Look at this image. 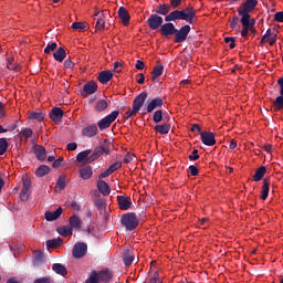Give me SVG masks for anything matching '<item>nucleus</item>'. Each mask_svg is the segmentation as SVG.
<instances>
[{
  "label": "nucleus",
  "mask_w": 283,
  "mask_h": 283,
  "mask_svg": "<svg viewBox=\"0 0 283 283\" xmlns=\"http://www.w3.org/2000/svg\"><path fill=\"white\" fill-rule=\"evenodd\" d=\"M112 147H113V145L111 144V142L105 140V142H103V145L94 148V150L86 149V150L78 153V155L75 156V161L92 164L96 159H98V157H101L103 155L111 156Z\"/></svg>",
  "instance_id": "f257e3e1"
},
{
  "label": "nucleus",
  "mask_w": 283,
  "mask_h": 283,
  "mask_svg": "<svg viewBox=\"0 0 283 283\" xmlns=\"http://www.w3.org/2000/svg\"><path fill=\"white\" fill-rule=\"evenodd\" d=\"M166 22H178L185 21L188 24H193L196 22V9L193 7H186L181 10H172L170 13L164 15Z\"/></svg>",
  "instance_id": "f03ea898"
},
{
  "label": "nucleus",
  "mask_w": 283,
  "mask_h": 283,
  "mask_svg": "<svg viewBox=\"0 0 283 283\" xmlns=\"http://www.w3.org/2000/svg\"><path fill=\"white\" fill-rule=\"evenodd\" d=\"M145 101H147V93L143 92L138 94V96H135L133 98V108L125 114V119H129L133 116H136L139 112L140 108L145 105Z\"/></svg>",
  "instance_id": "7ed1b4c3"
},
{
  "label": "nucleus",
  "mask_w": 283,
  "mask_h": 283,
  "mask_svg": "<svg viewBox=\"0 0 283 283\" xmlns=\"http://www.w3.org/2000/svg\"><path fill=\"white\" fill-rule=\"evenodd\" d=\"M158 32H160V36L164 38H170L172 36L174 33L177 32H186L188 30H190V25L185 24L184 27L177 29L175 28V24L172 22H166V24H164L163 27H158Z\"/></svg>",
  "instance_id": "20e7f679"
},
{
  "label": "nucleus",
  "mask_w": 283,
  "mask_h": 283,
  "mask_svg": "<svg viewBox=\"0 0 283 283\" xmlns=\"http://www.w3.org/2000/svg\"><path fill=\"white\" fill-rule=\"evenodd\" d=\"M120 223H122V227L126 229V231L130 232L133 230H136V228H138L139 221L136 213L128 212V213L122 214Z\"/></svg>",
  "instance_id": "39448f33"
},
{
  "label": "nucleus",
  "mask_w": 283,
  "mask_h": 283,
  "mask_svg": "<svg viewBox=\"0 0 283 283\" xmlns=\"http://www.w3.org/2000/svg\"><path fill=\"white\" fill-rule=\"evenodd\" d=\"M256 7L258 0H245L237 8V13L239 15H249L250 12L255 11Z\"/></svg>",
  "instance_id": "423d86ee"
},
{
  "label": "nucleus",
  "mask_w": 283,
  "mask_h": 283,
  "mask_svg": "<svg viewBox=\"0 0 283 283\" xmlns=\"http://www.w3.org/2000/svg\"><path fill=\"white\" fill-rule=\"evenodd\" d=\"M119 116V112L118 111H113L111 113V115L103 117L98 120L96 125V127H98V129H101V132L107 129L108 127H111V125L117 119V117Z\"/></svg>",
  "instance_id": "0eeeda50"
},
{
  "label": "nucleus",
  "mask_w": 283,
  "mask_h": 283,
  "mask_svg": "<svg viewBox=\"0 0 283 283\" xmlns=\"http://www.w3.org/2000/svg\"><path fill=\"white\" fill-rule=\"evenodd\" d=\"M87 254V244L83 242L75 243L71 250V255L73 259L80 260Z\"/></svg>",
  "instance_id": "6e6552de"
},
{
  "label": "nucleus",
  "mask_w": 283,
  "mask_h": 283,
  "mask_svg": "<svg viewBox=\"0 0 283 283\" xmlns=\"http://www.w3.org/2000/svg\"><path fill=\"white\" fill-rule=\"evenodd\" d=\"M96 279V281L103 283H109L113 280V273L108 270H103L101 272L93 271L90 279Z\"/></svg>",
  "instance_id": "1a4fd4ad"
},
{
  "label": "nucleus",
  "mask_w": 283,
  "mask_h": 283,
  "mask_svg": "<svg viewBox=\"0 0 283 283\" xmlns=\"http://www.w3.org/2000/svg\"><path fill=\"white\" fill-rule=\"evenodd\" d=\"M165 18H161L158 14H151L149 15V19H147V25L149 27V30L155 31L158 30L159 27H163L165 23Z\"/></svg>",
  "instance_id": "9d476101"
},
{
  "label": "nucleus",
  "mask_w": 283,
  "mask_h": 283,
  "mask_svg": "<svg viewBox=\"0 0 283 283\" xmlns=\"http://www.w3.org/2000/svg\"><path fill=\"white\" fill-rule=\"evenodd\" d=\"M200 140L207 147H212L216 145V136L211 132L200 133Z\"/></svg>",
  "instance_id": "9b49d317"
},
{
  "label": "nucleus",
  "mask_w": 283,
  "mask_h": 283,
  "mask_svg": "<svg viewBox=\"0 0 283 283\" xmlns=\"http://www.w3.org/2000/svg\"><path fill=\"white\" fill-rule=\"evenodd\" d=\"M117 206L122 211H128L130 209V198L126 196H117Z\"/></svg>",
  "instance_id": "f8f14e48"
},
{
  "label": "nucleus",
  "mask_w": 283,
  "mask_h": 283,
  "mask_svg": "<svg viewBox=\"0 0 283 283\" xmlns=\"http://www.w3.org/2000/svg\"><path fill=\"white\" fill-rule=\"evenodd\" d=\"M239 17H241L240 18L241 28H255V19L250 18V13L239 14Z\"/></svg>",
  "instance_id": "ddd939ff"
},
{
  "label": "nucleus",
  "mask_w": 283,
  "mask_h": 283,
  "mask_svg": "<svg viewBox=\"0 0 283 283\" xmlns=\"http://www.w3.org/2000/svg\"><path fill=\"white\" fill-rule=\"evenodd\" d=\"M49 116L51 117V120H53V123L60 124L62 122V117L64 116V112L60 107H53Z\"/></svg>",
  "instance_id": "4468645a"
},
{
  "label": "nucleus",
  "mask_w": 283,
  "mask_h": 283,
  "mask_svg": "<svg viewBox=\"0 0 283 283\" xmlns=\"http://www.w3.org/2000/svg\"><path fill=\"white\" fill-rule=\"evenodd\" d=\"M172 10H177V8L169 7L166 3H160L158 7H156V9H154V13L165 17L166 14L171 13Z\"/></svg>",
  "instance_id": "2eb2a0df"
},
{
  "label": "nucleus",
  "mask_w": 283,
  "mask_h": 283,
  "mask_svg": "<svg viewBox=\"0 0 283 283\" xmlns=\"http://www.w3.org/2000/svg\"><path fill=\"white\" fill-rule=\"evenodd\" d=\"M160 107H163V98L154 97V99H151L149 104H147L146 113L151 114L155 109Z\"/></svg>",
  "instance_id": "dca6fc26"
},
{
  "label": "nucleus",
  "mask_w": 283,
  "mask_h": 283,
  "mask_svg": "<svg viewBox=\"0 0 283 283\" xmlns=\"http://www.w3.org/2000/svg\"><path fill=\"white\" fill-rule=\"evenodd\" d=\"M31 182L29 179H23V188L21 189V201L28 202L30 199Z\"/></svg>",
  "instance_id": "f3484780"
},
{
  "label": "nucleus",
  "mask_w": 283,
  "mask_h": 283,
  "mask_svg": "<svg viewBox=\"0 0 283 283\" xmlns=\"http://www.w3.org/2000/svg\"><path fill=\"white\" fill-rule=\"evenodd\" d=\"M60 216H62V207L57 208L54 211H45V213H43L45 221H49V222H53L57 220Z\"/></svg>",
  "instance_id": "a211bd4d"
},
{
  "label": "nucleus",
  "mask_w": 283,
  "mask_h": 283,
  "mask_svg": "<svg viewBox=\"0 0 283 283\" xmlns=\"http://www.w3.org/2000/svg\"><path fill=\"white\" fill-rule=\"evenodd\" d=\"M98 130H101V129L95 124H92V125L83 128L81 134L83 135V137L92 138V137L96 136Z\"/></svg>",
  "instance_id": "6ab92c4d"
},
{
  "label": "nucleus",
  "mask_w": 283,
  "mask_h": 283,
  "mask_svg": "<svg viewBox=\"0 0 283 283\" xmlns=\"http://www.w3.org/2000/svg\"><path fill=\"white\" fill-rule=\"evenodd\" d=\"M97 80H98V83H101V85H105L113 80V72L101 71V73H98Z\"/></svg>",
  "instance_id": "aec40b11"
},
{
  "label": "nucleus",
  "mask_w": 283,
  "mask_h": 283,
  "mask_svg": "<svg viewBox=\"0 0 283 283\" xmlns=\"http://www.w3.org/2000/svg\"><path fill=\"white\" fill-rule=\"evenodd\" d=\"M96 189H98V192H101L103 197L111 195V186H108L104 180H98L96 182Z\"/></svg>",
  "instance_id": "412c9836"
},
{
  "label": "nucleus",
  "mask_w": 283,
  "mask_h": 283,
  "mask_svg": "<svg viewBox=\"0 0 283 283\" xmlns=\"http://www.w3.org/2000/svg\"><path fill=\"white\" fill-rule=\"evenodd\" d=\"M32 150L34 153V156L36 157V160L43 161L45 160V148L41 145H34L32 147Z\"/></svg>",
  "instance_id": "4be33fe9"
},
{
  "label": "nucleus",
  "mask_w": 283,
  "mask_h": 283,
  "mask_svg": "<svg viewBox=\"0 0 283 283\" xmlns=\"http://www.w3.org/2000/svg\"><path fill=\"white\" fill-rule=\"evenodd\" d=\"M96 90H97V85H96V82L94 81H90L85 83V85H83V93H85L86 95L95 94Z\"/></svg>",
  "instance_id": "5701e85b"
},
{
  "label": "nucleus",
  "mask_w": 283,
  "mask_h": 283,
  "mask_svg": "<svg viewBox=\"0 0 283 283\" xmlns=\"http://www.w3.org/2000/svg\"><path fill=\"white\" fill-rule=\"evenodd\" d=\"M188 33H190V30L178 31V32L172 33V36H175V43L186 42V39L188 38Z\"/></svg>",
  "instance_id": "b1692460"
},
{
  "label": "nucleus",
  "mask_w": 283,
  "mask_h": 283,
  "mask_svg": "<svg viewBox=\"0 0 283 283\" xmlns=\"http://www.w3.org/2000/svg\"><path fill=\"white\" fill-rule=\"evenodd\" d=\"M117 14H118L119 19L122 20V24L124 27H127L128 20H129L128 11H126V9L124 7H119Z\"/></svg>",
  "instance_id": "393cba45"
},
{
  "label": "nucleus",
  "mask_w": 283,
  "mask_h": 283,
  "mask_svg": "<svg viewBox=\"0 0 283 283\" xmlns=\"http://www.w3.org/2000/svg\"><path fill=\"white\" fill-rule=\"evenodd\" d=\"M69 224L71 226L69 228H72V229H75V230H80L82 224H83V222L81 221L80 217L71 216V217H69Z\"/></svg>",
  "instance_id": "a878e982"
},
{
  "label": "nucleus",
  "mask_w": 283,
  "mask_h": 283,
  "mask_svg": "<svg viewBox=\"0 0 283 283\" xmlns=\"http://www.w3.org/2000/svg\"><path fill=\"white\" fill-rule=\"evenodd\" d=\"M160 75H163V64L158 63L151 70V82L156 83Z\"/></svg>",
  "instance_id": "bb28decb"
},
{
  "label": "nucleus",
  "mask_w": 283,
  "mask_h": 283,
  "mask_svg": "<svg viewBox=\"0 0 283 283\" xmlns=\"http://www.w3.org/2000/svg\"><path fill=\"white\" fill-rule=\"evenodd\" d=\"M50 172H51V168L50 167H48L45 165H41L34 171V176H36V178H43L44 176H46Z\"/></svg>",
  "instance_id": "cd10ccee"
},
{
  "label": "nucleus",
  "mask_w": 283,
  "mask_h": 283,
  "mask_svg": "<svg viewBox=\"0 0 283 283\" xmlns=\"http://www.w3.org/2000/svg\"><path fill=\"white\" fill-rule=\"evenodd\" d=\"M271 186V182L269 181V178H264L262 181V195L260 196V199L266 200L269 198V187Z\"/></svg>",
  "instance_id": "c85d7f7f"
},
{
  "label": "nucleus",
  "mask_w": 283,
  "mask_h": 283,
  "mask_svg": "<svg viewBox=\"0 0 283 283\" xmlns=\"http://www.w3.org/2000/svg\"><path fill=\"white\" fill-rule=\"evenodd\" d=\"M265 174H266V167L261 166L255 170V175H253V181L255 182L262 181V178H264Z\"/></svg>",
  "instance_id": "c756f323"
},
{
  "label": "nucleus",
  "mask_w": 283,
  "mask_h": 283,
  "mask_svg": "<svg viewBox=\"0 0 283 283\" xmlns=\"http://www.w3.org/2000/svg\"><path fill=\"white\" fill-rule=\"evenodd\" d=\"M107 108V101L105 99H98L94 104V112L96 113H103Z\"/></svg>",
  "instance_id": "7c9ffc66"
},
{
  "label": "nucleus",
  "mask_w": 283,
  "mask_h": 283,
  "mask_svg": "<svg viewBox=\"0 0 283 283\" xmlns=\"http://www.w3.org/2000/svg\"><path fill=\"white\" fill-rule=\"evenodd\" d=\"M154 130H156V133H158L159 135H168V133H170V125H156L154 126Z\"/></svg>",
  "instance_id": "2f4dec72"
},
{
  "label": "nucleus",
  "mask_w": 283,
  "mask_h": 283,
  "mask_svg": "<svg viewBox=\"0 0 283 283\" xmlns=\"http://www.w3.org/2000/svg\"><path fill=\"white\" fill-rule=\"evenodd\" d=\"M53 59H55V61L62 63V61H64V59H66V51H64L63 48L57 49V51H55V53H53Z\"/></svg>",
  "instance_id": "473e14b6"
},
{
  "label": "nucleus",
  "mask_w": 283,
  "mask_h": 283,
  "mask_svg": "<svg viewBox=\"0 0 283 283\" xmlns=\"http://www.w3.org/2000/svg\"><path fill=\"white\" fill-rule=\"evenodd\" d=\"M53 272L57 273L60 276H66V268L61 263H53Z\"/></svg>",
  "instance_id": "72a5a7b5"
},
{
  "label": "nucleus",
  "mask_w": 283,
  "mask_h": 283,
  "mask_svg": "<svg viewBox=\"0 0 283 283\" xmlns=\"http://www.w3.org/2000/svg\"><path fill=\"white\" fill-rule=\"evenodd\" d=\"M249 33L255 34L258 30H255V27H241V38L247 39Z\"/></svg>",
  "instance_id": "f704fd0d"
},
{
  "label": "nucleus",
  "mask_w": 283,
  "mask_h": 283,
  "mask_svg": "<svg viewBox=\"0 0 283 283\" xmlns=\"http://www.w3.org/2000/svg\"><path fill=\"white\" fill-rule=\"evenodd\" d=\"M273 109L275 112H280L283 109V96H277L275 97V99L273 101Z\"/></svg>",
  "instance_id": "c9c22d12"
},
{
  "label": "nucleus",
  "mask_w": 283,
  "mask_h": 283,
  "mask_svg": "<svg viewBox=\"0 0 283 283\" xmlns=\"http://www.w3.org/2000/svg\"><path fill=\"white\" fill-rule=\"evenodd\" d=\"M33 256H34V259H33L34 265H39V264L43 263L44 256H43V252L41 250L34 251Z\"/></svg>",
  "instance_id": "e433bc0d"
},
{
  "label": "nucleus",
  "mask_w": 283,
  "mask_h": 283,
  "mask_svg": "<svg viewBox=\"0 0 283 283\" xmlns=\"http://www.w3.org/2000/svg\"><path fill=\"white\" fill-rule=\"evenodd\" d=\"M60 244H62V239H53V240L45 241L46 249H55L60 247Z\"/></svg>",
  "instance_id": "4c0bfd02"
},
{
  "label": "nucleus",
  "mask_w": 283,
  "mask_h": 283,
  "mask_svg": "<svg viewBox=\"0 0 283 283\" xmlns=\"http://www.w3.org/2000/svg\"><path fill=\"white\" fill-rule=\"evenodd\" d=\"M81 178L83 180H88L90 178H92V167L87 166L83 169H81Z\"/></svg>",
  "instance_id": "58836bf2"
},
{
  "label": "nucleus",
  "mask_w": 283,
  "mask_h": 283,
  "mask_svg": "<svg viewBox=\"0 0 283 283\" xmlns=\"http://www.w3.org/2000/svg\"><path fill=\"white\" fill-rule=\"evenodd\" d=\"M74 228L72 227H62V228H57V234H60L61 237H69L72 234Z\"/></svg>",
  "instance_id": "ea45409f"
},
{
  "label": "nucleus",
  "mask_w": 283,
  "mask_h": 283,
  "mask_svg": "<svg viewBox=\"0 0 283 283\" xmlns=\"http://www.w3.org/2000/svg\"><path fill=\"white\" fill-rule=\"evenodd\" d=\"M55 187L60 191L64 190V188L66 187V179H65L64 175H60V177L57 178V182L55 184Z\"/></svg>",
  "instance_id": "a19ab883"
},
{
  "label": "nucleus",
  "mask_w": 283,
  "mask_h": 283,
  "mask_svg": "<svg viewBox=\"0 0 283 283\" xmlns=\"http://www.w3.org/2000/svg\"><path fill=\"white\" fill-rule=\"evenodd\" d=\"M44 116L45 114H43L42 112H32L30 113L29 118L36 122H42Z\"/></svg>",
  "instance_id": "79ce46f5"
},
{
  "label": "nucleus",
  "mask_w": 283,
  "mask_h": 283,
  "mask_svg": "<svg viewBox=\"0 0 283 283\" xmlns=\"http://www.w3.org/2000/svg\"><path fill=\"white\" fill-rule=\"evenodd\" d=\"M60 48H57V43L53 42L51 44L45 45V49H43V53L44 54H51L52 52H55V50H57Z\"/></svg>",
  "instance_id": "37998d69"
},
{
  "label": "nucleus",
  "mask_w": 283,
  "mask_h": 283,
  "mask_svg": "<svg viewBox=\"0 0 283 283\" xmlns=\"http://www.w3.org/2000/svg\"><path fill=\"white\" fill-rule=\"evenodd\" d=\"M94 206L96 207L97 211H105V200L98 198L94 200Z\"/></svg>",
  "instance_id": "c03bdc74"
},
{
  "label": "nucleus",
  "mask_w": 283,
  "mask_h": 283,
  "mask_svg": "<svg viewBox=\"0 0 283 283\" xmlns=\"http://www.w3.org/2000/svg\"><path fill=\"white\" fill-rule=\"evenodd\" d=\"M123 262L124 266H130V264H133V255H130L128 251L124 253Z\"/></svg>",
  "instance_id": "a18cd8bd"
},
{
  "label": "nucleus",
  "mask_w": 283,
  "mask_h": 283,
  "mask_svg": "<svg viewBox=\"0 0 283 283\" xmlns=\"http://www.w3.org/2000/svg\"><path fill=\"white\" fill-rule=\"evenodd\" d=\"M8 147H9V144L7 143V139L0 138V156H3L4 153H7Z\"/></svg>",
  "instance_id": "49530a36"
},
{
  "label": "nucleus",
  "mask_w": 283,
  "mask_h": 283,
  "mask_svg": "<svg viewBox=\"0 0 283 283\" xmlns=\"http://www.w3.org/2000/svg\"><path fill=\"white\" fill-rule=\"evenodd\" d=\"M18 137H25L27 139L31 138L32 137V129L30 128H25L23 130H21V133H18Z\"/></svg>",
  "instance_id": "de8ad7c7"
},
{
  "label": "nucleus",
  "mask_w": 283,
  "mask_h": 283,
  "mask_svg": "<svg viewBox=\"0 0 283 283\" xmlns=\"http://www.w3.org/2000/svg\"><path fill=\"white\" fill-rule=\"evenodd\" d=\"M85 28H86L85 22H73L71 24V29H73V30H81V31H83V30H85Z\"/></svg>",
  "instance_id": "09e8293b"
},
{
  "label": "nucleus",
  "mask_w": 283,
  "mask_h": 283,
  "mask_svg": "<svg viewBox=\"0 0 283 283\" xmlns=\"http://www.w3.org/2000/svg\"><path fill=\"white\" fill-rule=\"evenodd\" d=\"M153 120L156 124H158V123H160V120H163V112L160 109L154 112Z\"/></svg>",
  "instance_id": "8fccbe9b"
},
{
  "label": "nucleus",
  "mask_w": 283,
  "mask_h": 283,
  "mask_svg": "<svg viewBox=\"0 0 283 283\" xmlns=\"http://www.w3.org/2000/svg\"><path fill=\"white\" fill-rule=\"evenodd\" d=\"M198 159H200V155H198V149H192V153L188 155V160L196 161Z\"/></svg>",
  "instance_id": "3c124183"
},
{
  "label": "nucleus",
  "mask_w": 283,
  "mask_h": 283,
  "mask_svg": "<svg viewBox=\"0 0 283 283\" xmlns=\"http://www.w3.org/2000/svg\"><path fill=\"white\" fill-rule=\"evenodd\" d=\"M122 168V161H115V164H112L106 171H117V169Z\"/></svg>",
  "instance_id": "603ef678"
},
{
  "label": "nucleus",
  "mask_w": 283,
  "mask_h": 283,
  "mask_svg": "<svg viewBox=\"0 0 283 283\" xmlns=\"http://www.w3.org/2000/svg\"><path fill=\"white\" fill-rule=\"evenodd\" d=\"M273 21L283 23V11H277L273 14Z\"/></svg>",
  "instance_id": "864d4df0"
},
{
  "label": "nucleus",
  "mask_w": 283,
  "mask_h": 283,
  "mask_svg": "<svg viewBox=\"0 0 283 283\" xmlns=\"http://www.w3.org/2000/svg\"><path fill=\"white\" fill-rule=\"evenodd\" d=\"M188 172L190 174V176L196 177L199 174L198 167H196L195 165H190L188 166Z\"/></svg>",
  "instance_id": "5fc2aeb1"
},
{
  "label": "nucleus",
  "mask_w": 283,
  "mask_h": 283,
  "mask_svg": "<svg viewBox=\"0 0 283 283\" xmlns=\"http://www.w3.org/2000/svg\"><path fill=\"white\" fill-rule=\"evenodd\" d=\"M104 28H105V21H103V19H97L96 25H95L96 31H103Z\"/></svg>",
  "instance_id": "6e6d98bb"
},
{
  "label": "nucleus",
  "mask_w": 283,
  "mask_h": 283,
  "mask_svg": "<svg viewBox=\"0 0 283 283\" xmlns=\"http://www.w3.org/2000/svg\"><path fill=\"white\" fill-rule=\"evenodd\" d=\"M240 22V18L234 15L232 17V20H230V28H232V30L237 29V24H239Z\"/></svg>",
  "instance_id": "4d7b16f0"
},
{
  "label": "nucleus",
  "mask_w": 283,
  "mask_h": 283,
  "mask_svg": "<svg viewBox=\"0 0 283 283\" xmlns=\"http://www.w3.org/2000/svg\"><path fill=\"white\" fill-rule=\"evenodd\" d=\"M62 62H64V69L66 70H73V66H75V63H73L71 60L66 59L63 60Z\"/></svg>",
  "instance_id": "13d9d810"
},
{
  "label": "nucleus",
  "mask_w": 283,
  "mask_h": 283,
  "mask_svg": "<svg viewBox=\"0 0 283 283\" xmlns=\"http://www.w3.org/2000/svg\"><path fill=\"white\" fill-rule=\"evenodd\" d=\"M181 2H182V0H170V4H168V7L179 9V7H181Z\"/></svg>",
  "instance_id": "bf43d9fd"
},
{
  "label": "nucleus",
  "mask_w": 283,
  "mask_h": 283,
  "mask_svg": "<svg viewBox=\"0 0 283 283\" xmlns=\"http://www.w3.org/2000/svg\"><path fill=\"white\" fill-rule=\"evenodd\" d=\"M135 70L143 71L145 70V63L142 60L135 61Z\"/></svg>",
  "instance_id": "052dcab7"
},
{
  "label": "nucleus",
  "mask_w": 283,
  "mask_h": 283,
  "mask_svg": "<svg viewBox=\"0 0 283 283\" xmlns=\"http://www.w3.org/2000/svg\"><path fill=\"white\" fill-rule=\"evenodd\" d=\"M75 149H78V144L69 143V144L66 145V150H69V151H75Z\"/></svg>",
  "instance_id": "680f3d73"
},
{
  "label": "nucleus",
  "mask_w": 283,
  "mask_h": 283,
  "mask_svg": "<svg viewBox=\"0 0 283 283\" xmlns=\"http://www.w3.org/2000/svg\"><path fill=\"white\" fill-rule=\"evenodd\" d=\"M115 172V170H106L101 172V175H98V179H103V178H107L108 176L113 175Z\"/></svg>",
  "instance_id": "e2e57ef3"
},
{
  "label": "nucleus",
  "mask_w": 283,
  "mask_h": 283,
  "mask_svg": "<svg viewBox=\"0 0 283 283\" xmlns=\"http://www.w3.org/2000/svg\"><path fill=\"white\" fill-rule=\"evenodd\" d=\"M190 132H192V133L198 132L199 134L202 133L199 124H192V125H190Z\"/></svg>",
  "instance_id": "0e129e2a"
},
{
  "label": "nucleus",
  "mask_w": 283,
  "mask_h": 283,
  "mask_svg": "<svg viewBox=\"0 0 283 283\" xmlns=\"http://www.w3.org/2000/svg\"><path fill=\"white\" fill-rule=\"evenodd\" d=\"M34 283H51V277H39L36 280H34Z\"/></svg>",
  "instance_id": "69168bd1"
},
{
  "label": "nucleus",
  "mask_w": 283,
  "mask_h": 283,
  "mask_svg": "<svg viewBox=\"0 0 283 283\" xmlns=\"http://www.w3.org/2000/svg\"><path fill=\"white\" fill-rule=\"evenodd\" d=\"M160 277H158V272H154V276L149 277V283H158Z\"/></svg>",
  "instance_id": "338daca9"
},
{
  "label": "nucleus",
  "mask_w": 283,
  "mask_h": 283,
  "mask_svg": "<svg viewBox=\"0 0 283 283\" xmlns=\"http://www.w3.org/2000/svg\"><path fill=\"white\" fill-rule=\"evenodd\" d=\"M277 86L281 87V96H283V77L277 78Z\"/></svg>",
  "instance_id": "774afa93"
}]
</instances>
